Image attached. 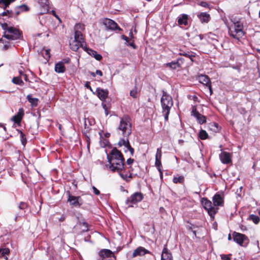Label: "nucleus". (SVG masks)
<instances>
[{
  "instance_id": "nucleus-42",
  "label": "nucleus",
  "mask_w": 260,
  "mask_h": 260,
  "mask_svg": "<svg viewBox=\"0 0 260 260\" xmlns=\"http://www.w3.org/2000/svg\"><path fill=\"white\" fill-rule=\"evenodd\" d=\"M20 138H21V141L22 144L23 145H25V144L26 143V138L25 137V135L21 131H20Z\"/></svg>"
},
{
  "instance_id": "nucleus-10",
  "label": "nucleus",
  "mask_w": 260,
  "mask_h": 260,
  "mask_svg": "<svg viewBox=\"0 0 260 260\" xmlns=\"http://www.w3.org/2000/svg\"><path fill=\"white\" fill-rule=\"evenodd\" d=\"M100 260H113L115 259L114 253L109 249H104L101 250L99 253Z\"/></svg>"
},
{
  "instance_id": "nucleus-3",
  "label": "nucleus",
  "mask_w": 260,
  "mask_h": 260,
  "mask_svg": "<svg viewBox=\"0 0 260 260\" xmlns=\"http://www.w3.org/2000/svg\"><path fill=\"white\" fill-rule=\"evenodd\" d=\"M160 102L162 108V113L164 116L165 121H167L169 119L171 109L173 106V101L172 96L166 92L163 91Z\"/></svg>"
},
{
  "instance_id": "nucleus-33",
  "label": "nucleus",
  "mask_w": 260,
  "mask_h": 260,
  "mask_svg": "<svg viewBox=\"0 0 260 260\" xmlns=\"http://www.w3.org/2000/svg\"><path fill=\"white\" fill-rule=\"evenodd\" d=\"M12 82L16 85H22L23 84V81L22 80L21 77H15L12 79Z\"/></svg>"
},
{
  "instance_id": "nucleus-27",
  "label": "nucleus",
  "mask_w": 260,
  "mask_h": 260,
  "mask_svg": "<svg viewBox=\"0 0 260 260\" xmlns=\"http://www.w3.org/2000/svg\"><path fill=\"white\" fill-rule=\"evenodd\" d=\"M66 71V68L63 62H58L55 65V71L58 73H63Z\"/></svg>"
},
{
  "instance_id": "nucleus-15",
  "label": "nucleus",
  "mask_w": 260,
  "mask_h": 260,
  "mask_svg": "<svg viewBox=\"0 0 260 260\" xmlns=\"http://www.w3.org/2000/svg\"><path fill=\"white\" fill-rule=\"evenodd\" d=\"M184 59L179 58L177 60L166 63V66L172 69H176L180 68L184 63Z\"/></svg>"
},
{
  "instance_id": "nucleus-58",
  "label": "nucleus",
  "mask_w": 260,
  "mask_h": 260,
  "mask_svg": "<svg viewBox=\"0 0 260 260\" xmlns=\"http://www.w3.org/2000/svg\"><path fill=\"white\" fill-rule=\"evenodd\" d=\"M103 105V108H104L105 109V110L106 115H107L108 113L107 110V109H106V104H103V105Z\"/></svg>"
},
{
  "instance_id": "nucleus-29",
  "label": "nucleus",
  "mask_w": 260,
  "mask_h": 260,
  "mask_svg": "<svg viewBox=\"0 0 260 260\" xmlns=\"http://www.w3.org/2000/svg\"><path fill=\"white\" fill-rule=\"evenodd\" d=\"M208 127L209 130L213 133H217L220 130L218 124L215 122L210 123L208 125Z\"/></svg>"
},
{
  "instance_id": "nucleus-12",
  "label": "nucleus",
  "mask_w": 260,
  "mask_h": 260,
  "mask_svg": "<svg viewBox=\"0 0 260 260\" xmlns=\"http://www.w3.org/2000/svg\"><path fill=\"white\" fill-rule=\"evenodd\" d=\"M103 24L108 29L112 30L116 29L121 30V28L118 26L117 24L110 19H105L103 21Z\"/></svg>"
},
{
  "instance_id": "nucleus-37",
  "label": "nucleus",
  "mask_w": 260,
  "mask_h": 260,
  "mask_svg": "<svg viewBox=\"0 0 260 260\" xmlns=\"http://www.w3.org/2000/svg\"><path fill=\"white\" fill-rule=\"evenodd\" d=\"M16 0H2V6L4 9H6L9 5L15 2Z\"/></svg>"
},
{
  "instance_id": "nucleus-64",
  "label": "nucleus",
  "mask_w": 260,
  "mask_h": 260,
  "mask_svg": "<svg viewBox=\"0 0 260 260\" xmlns=\"http://www.w3.org/2000/svg\"><path fill=\"white\" fill-rule=\"evenodd\" d=\"M0 7L3 8L2 0H0Z\"/></svg>"
},
{
  "instance_id": "nucleus-32",
  "label": "nucleus",
  "mask_w": 260,
  "mask_h": 260,
  "mask_svg": "<svg viewBox=\"0 0 260 260\" xmlns=\"http://www.w3.org/2000/svg\"><path fill=\"white\" fill-rule=\"evenodd\" d=\"M160 159H161V158H155V166L157 167V168L160 173V176H162V172L161 170V163Z\"/></svg>"
},
{
  "instance_id": "nucleus-30",
  "label": "nucleus",
  "mask_w": 260,
  "mask_h": 260,
  "mask_svg": "<svg viewBox=\"0 0 260 260\" xmlns=\"http://www.w3.org/2000/svg\"><path fill=\"white\" fill-rule=\"evenodd\" d=\"M28 10V7L25 5H22L16 8L15 13L18 15L21 12L27 11Z\"/></svg>"
},
{
  "instance_id": "nucleus-41",
  "label": "nucleus",
  "mask_w": 260,
  "mask_h": 260,
  "mask_svg": "<svg viewBox=\"0 0 260 260\" xmlns=\"http://www.w3.org/2000/svg\"><path fill=\"white\" fill-rule=\"evenodd\" d=\"M130 95L133 98H136L138 96V90L137 88L135 87L133 89L130 91Z\"/></svg>"
},
{
  "instance_id": "nucleus-39",
  "label": "nucleus",
  "mask_w": 260,
  "mask_h": 260,
  "mask_svg": "<svg viewBox=\"0 0 260 260\" xmlns=\"http://www.w3.org/2000/svg\"><path fill=\"white\" fill-rule=\"evenodd\" d=\"M1 257H5L6 255H8L10 253V250L9 248H4L0 249Z\"/></svg>"
},
{
  "instance_id": "nucleus-20",
  "label": "nucleus",
  "mask_w": 260,
  "mask_h": 260,
  "mask_svg": "<svg viewBox=\"0 0 260 260\" xmlns=\"http://www.w3.org/2000/svg\"><path fill=\"white\" fill-rule=\"evenodd\" d=\"M219 158L221 162L224 164H228L231 162V156L229 152H221L219 155Z\"/></svg>"
},
{
  "instance_id": "nucleus-62",
  "label": "nucleus",
  "mask_w": 260,
  "mask_h": 260,
  "mask_svg": "<svg viewBox=\"0 0 260 260\" xmlns=\"http://www.w3.org/2000/svg\"><path fill=\"white\" fill-rule=\"evenodd\" d=\"M95 74H95V73H93V72H92V73H90V75H91L92 76H93V77H95Z\"/></svg>"
},
{
  "instance_id": "nucleus-1",
  "label": "nucleus",
  "mask_w": 260,
  "mask_h": 260,
  "mask_svg": "<svg viewBox=\"0 0 260 260\" xmlns=\"http://www.w3.org/2000/svg\"><path fill=\"white\" fill-rule=\"evenodd\" d=\"M108 163L105 165L107 170L112 172H117L125 181L128 182L132 178L131 170L126 171L124 158L116 148H114L107 155Z\"/></svg>"
},
{
  "instance_id": "nucleus-47",
  "label": "nucleus",
  "mask_w": 260,
  "mask_h": 260,
  "mask_svg": "<svg viewBox=\"0 0 260 260\" xmlns=\"http://www.w3.org/2000/svg\"><path fill=\"white\" fill-rule=\"evenodd\" d=\"M195 57V53L193 52H190L187 56L190 60L191 62L193 61V57Z\"/></svg>"
},
{
  "instance_id": "nucleus-55",
  "label": "nucleus",
  "mask_w": 260,
  "mask_h": 260,
  "mask_svg": "<svg viewBox=\"0 0 260 260\" xmlns=\"http://www.w3.org/2000/svg\"><path fill=\"white\" fill-rule=\"evenodd\" d=\"M129 37H130V38H129V39L134 40V35H133V32L132 30L129 32Z\"/></svg>"
},
{
  "instance_id": "nucleus-44",
  "label": "nucleus",
  "mask_w": 260,
  "mask_h": 260,
  "mask_svg": "<svg viewBox=\"0 0 260 260\" xmlns=\"http://www.w3.org/2000/svg\"><path fill=\"white\" fill-rule=\"evenodd\" d=\"M3 15L8 16L9 17H13V14L12 11L7 10L6 12H4L3 13Z\"/></svg>"
},
{
  "instance_id": "nucleus-43",
  "label": "nucleus",
  "mask_w": 260,
  "mask_h": 260,
  "mask_svg": "<svg viewBox=\"0 0 260 260\" xmlns=\"http://www.w3.org/2000/svg\"><path fill=\"white\" fill-rule=\"evenodd\" d=\"M161 157V147L157 149L156 153L155 155V158H160Z\"/></svg>"
},
{
  "instance_id": "nucleus-11",
  "label": "nucleus",
  "mask_w": 260,
  "mask_h": 260,
  "mask_svg": "<svg viewBox=\"0 0 260 260\" xmlns=\"http://www.w3.org/2000/svg\"><path fill=\"white\" fill-rule=\"evenodd\" d=\"M68 201L71 205L79 207L83 204V201L80 197H76L68 193Z\"/></svg>"
},
{
  "instance_id": "nucleus-31",
  "label": "nucleus",
  "mask_w": 260,
  "mask_h": 260,
  "mask_svg": "<svg viewBox=\"0 0 260 260\" xmlns=\"http://www.w3.org/2000/svg\"><path fill=\"white\" fill-rule=\"evenodd\" d=\"M121 38L123 40L125 41L126 42H129V41H131V43H129L128 44H127V45L131 46L134 49L136 48V46L134 44V40L129 39V38L127 37L124 35H122L121 36Z\"/></svg>"
},
{
  "instance_id": "nucleus-54",
  "label": "nucleus",
  "mask_w": 260,
  "mask_h": 260,
  "mask_svg": "<svg viewBox=\"0 0 260 260\" xmlns=\"http://www.w3.org/2000/svg\"><path fill=\"white\" fill-rule=\"evenodd\" d=\"M95 74H97V75H99V76H103V73H102V72L100 70H96V72H95Z\"/></svg>"
},
{
  "instance_id": "nucleus-61",
  "label": "nucleus",
  "mask_w": 260,
  "mask_h": 260,
  "mask_svg": "<svg viewBox=\"0 0 260 260\" xmlns=\"http://www.w3.org/2000/svg\"><path fill=\"white\" fill-rule=\"evenodd\" d=\"M184 142V141L183 140H179L178 143L180 145H182Z\"/></svg>"
},
{
  "instance_id": "nucleus-59",
  "label": "nucleus",
  "mask_w": 260,
  "mask_h": 260,
  "mask_svg": "<svg viewBox=\"0 0 260 260\" xmlns=\"http://www.w3.org/2000/svg\"><path fill=\"white\" fill-rule=\"evenodd\" d=\"M65 219V216L64 215H62L59 218V220L60 221H64Z\"/></svg>"
},
{
  "instance_id": "nucleus-5",
  "label": "nucleus",
  "mask_w": 260,
  "mask_h": 260,
  "mask_svg": "<svg viewBox=\"0 0 260 260\" xmlns=\"http://www.w3.org/2000/svg\"><path fill=\"white\" fill-rule=\"evenodd\" d=\"M2 27L5 30L4 37L8 40H16L22 37L19 30L16 28L9 26L7 23L3 24Z\"/></svg>"
},
{
  "instance_id": "nucleus-7",
  "label": "nucleus",
  "mask_w": 260,
  "mask_h": 260,
  "mask_svg": "<svg viewBox=\"0 0 260 260\" xmlns=\"http://www.w3.org/2000/svg\"><path fill=\"white\" fill-rule=\"evenodd\" d=\"M202 204L211 217L213 218L218 211V207L214 206V205H213L212 202L206 198L202 199Z\"/></svg>"
},
{
  "instance_id": "nucleus-14",
  "label": "nucleus",
  "mask_w": 260,
  "mask_h": 260,
  "mask_svg": "<svg viewBox=\"0 0 260 260\" xmlns=\"http://www.w3.org/2000/svg\"><path fill=\"white\" fill-rule=\"evenodd\" d=\"M191 115L196 118L198 122L201 124L205 123L206 121V117L199 113L195 108H193L191 111Z\"/></svg>"
},
{
  "instance_id": "nucleus-45",
  "label": "nucleus",
  "mask_w": 260,
  "mask_h": 260,
  "mask_svg": "<svg viewBox=\"0 0 260 260\" xmlns=\"http://www.w3.org/2000/svg\"><path fill=\"white\" fill-rule=\"evenodd\" d=\"M27 204L24 202H21L20 203L19 208L20 209H24L27 208Z\"/></svg>"
},
{
  "instance_id": "nucleus-60",
  "label": "nucleus",
  "mask_w": 260,
  "mask_h": 260,
  "mask_svg": "<svg viewBox=\"0 0 260 260\" xmlns=\"http://www.w3.org/2000/svg\"><path fill=\"white\" fill-rule=\"evenodd\" d=\"M22 77L24 78V79L26 81H28V78H27V75H26L25 74H24L23 75V76L22 77Z\"/></svg>"
},
{
  "instance_id": "nucleus-53",
  "label": "nucleus",
  "mask_w": 260,
  "mask_h": 260,
  "mask_svg": "<svg viewBox=\"0 0 260 260\" xmlns=\"http://www.w3.org/2000/svg\"><path fill=\"white\" fill-rule=\"evenodd\" d=\"M19 77H21V78L23 76V75L24 74L23 70H21V69L19 70Z\"/></svg>"
},
{
  "instance_id": "nucleus-50",
  "label": "nucleus",
  "mask_w": 260,
  "mask_h": 260,
  "mask_svg": "<svg viewBox=\"0 0 260 260\" xmlns=\"http://www.w3.org/2000/svg\"><path fill=\"white\" fill-rule=\"evenodd\" d=\"M133 162H134V159L131 158L127 159L126 160V163L128 165H130L132 164L133 163Z\"/></svg>"
},
{
  "instance_id": "nucleus-23",
  "label": "nucleus",
  "mask_w": 260,
  "mask_h": 260,
  "mask_svg": "<svg viewBox=\"0 0 260 260\" xmlns=\"http://www.w3.org/2000/svg\"><path fill=\"white\" fill-rule=\"evenodd\" d=\"M88 54L93 57L96 60L100 61L102 59V56L98 54L96 51L86 47L84 50Z\"/></svg>"
},
{
  "instance_id": "nucleus-13",
  "label": "nucleus",
  "mask_w": 260,
  "mask_h": 260,
  "mask_svg": "<svg viewBox=\"0 0 260 260\" xmlns=\"http://www.w3.org/2000/svg\"><path fill=\"white\" fill-rule=\"evenodd\" d=\"M199 81L201 83L206 85L208 88L210 92V94H211L212 91L209 78L206 75H201L199 76Z\"/></svg>"
},
{
  "instance_id": "nucleus-21",
  "label": "nucleus",
  "mask_w": 260,
  "mask_h": 260,
  "mask_svg": "<svg viewBox=\"0 0 260 260\" xmlns=\"http://www.w3.org/2000/svg\"><path fill=\"white\" fill-rule=\"evenodd\" d=\"M161 260H173L172 254L168 249L166 246H165L162 250Z\"/></svg>"
},
{
  "instance_id": "nucleus-48",
  "label": "nucleus",
  "mask_w": 260,
  "mask_h": 260,
  "mask_svg": "<svg viewBox=\"0 0 260 260\" xmlns=\"http://www.w3.org/2000/svg\"><path fill=\"white\" fill-rule=\"evenodd\" d=\"M199 5L202 6V7H205V8H208L209 7V5L207 3L205 2H201Z\"/></svg>"
},
{
  "instance_id": "nucleus-40",
  "label": "nucleus",
  "mask_w": 260,
  "mask_h": 260,
  "mask_svg": "<svg viewBox=\"0 0 260 260\" xmlns=\"http://www.w3.org/2000/svg\"><path fill=\"white\" fill-rule=\"evenodd\" d=\"M50 49H45V50L43 51L42 54H43L44 57L46 60H48L50 57Z\"/></svg>"
},
{
  "instance_id": "nucleus-57",
  "label": "nucleus",
  "mask_w": 260,
  "mask_h": 260,
  "mask_svg": "<svg viewBox=\"0 0 260 260\" xmlns=\"http://www.w3.org/2000/svg\"><path fill=\"white\" fill-rule=\"evenodd\" d=\"M189 53L190 52H183V53H180V54L181 55H184V56H185L186 57H187Z\"/></svg>"
},
{
  "instance_id": "nucleus-51",
  "label": "nucleus",
  "mask_w": 260,
  "mask_h": 260,
  "mask_svg": "<svg viewBox=\"0 0 260 260\" xmlns=\"http://www.w3.org/2000/svg\"><path fill=\"white\" fill-rule=\"evenodd\" d=\"M221 259L222 260H231L230 258L226 255H222L221 256Z\"/></svg>"
},
{
  "instance_id": "nucleus-18",
  "label": "nucleus",
  "mask_w": 260,
  "mask_h": 260,
  "mask_svg": "<svg viewBox=\"0 0 260 260\" xmlns=\"http://www.w3.org/2000/svg\"><path fill=\"white\" fill-rule=\"evenodd\" d=\"M24 115V111L22 108L19 109L17 113L12 117V120L16 123H20L23 116Z\"/></svg>"
},
{
  "instance_id": "nucleus-22",
  "label": "nucleus",
  "mask_w": 260,
  "mask_h": 260,
  "mask_svg": "<svg viewBox=\"0 0 260 260\" xmlns=\"http://www.w3.org/2000/svg\"><path fill=\"white\" fill-rule=\"evenodd\" d=\"M197 17L202 23H208L210 19V15L206 12L199 13Z\"/></svg>"
},
{
  "instance_id": "nucleus-9",
  "label": "nucleus",
  "mask_w": 260,
  "mask_h": 260,
  "mask_svg": "<svg viewBox=\"0 0 260 260\" xmlns=\"http://www.w3.org/2000/svg\"><path fill=\"white\" fill-rule=\"evenodd\" d=\"M143 199V196L141 192H135L126 201V204L129 207H132L134 205L141 202Z\"/></svg>"
},
{
  "instance_id": "nucleus-24",
  "label": "nucleus",
  "mask_w": 260,
  "mask_h": 260,
  "mask_svg": "<svg viewBox=\"0 0 260 260\" xmlns=\"http://www.w3.org/2000/svg\"><path fill=\"white\" fill-rule=\"evenodd\" d=\"M97 95L99 98L102 101H105L108 96V91L101 88L96 89Z\"/></svg>"
},
{
  "instance_id": "nucleus-46",
  "label": "nucleus",
  "mask_w": 260,
  "mask_h": 260,
  "mask_svg": "<svg viewBox=\"0 0 260 260\" xmlns=\"http://www.w3.org/2000/svg\"><path fill=\"white\" fill-rule=\"evenodd\" d=\"M82 226L84 227V228L82 229V231L83 232H86L88 230V224L86 222H82Z\"/></svg>"
},
{
  "instance_id": "nucleus-26",
  "label": "nucleus",
  "mask_w": 260,
  "mask_h": 260,
  "mask_svg": "<svg viewBox=\"0 0 260 260\" xmlns=\"http://www.w3.org/2000/svg\"><path fill=\"white\" fill-rule=\"evenodd\" d=\"M85 26L83 24L77 23L74 26V35L78 34L79 36H83L82 31L84 30Z\"/></svg>"
},
{
  "instance_id": "nucleus-56",
  "label": "nucleus",
  "mask_w": 260,
  "mask_h": 260,
  "mask_svg": "<svg viewBox=\"0 0 260 260\" xmlns=\"http://www.w3.org/2000/svg\"><path fill=\"white\" fill-rule=\"evenodd\" d=\"M85 86L86 88H89L90 90H92L91 87L89 85V82H86L85 85Z\"/></svg>"
},
{
  "instance_id": "nucleus-34",
  "label": "nucleus",
  "mask_w": 260,
  "mask_h": 260,
  "mask_svg": "<svg viewBox=\"0 0 260 260\" xmlns=\"http://www.w3.org/2000/svg\"><path fill=\"white\" fill-rule=\"evenodd\" d=\"M199 137L201 140H205L208 138V135L206 131L201 129L199 133Z\"/></svg>"
},
{
  "instance_id": "nucleus-17",
  "label": "nucleus",
  "mask_w": 260,
  "mask_h": 260,
  "mask_svg": "<svg viewBox=\"0 0 260 260\" xmlns=\"http://www.w3.org/2000/svg\"><path fill=\"white\" fill-rule=\"evenodd\" d=\"M212 200L214 206H223L224 201L222 195L216 193L213 196Z\"/></svg>"
},
{
  "instance_id": "nucleus-4",
  "label": "nucleus",
  "mask_w": 260,
  "mask_h": 260,
  "mask_svg": "<svg viewBox=\"0 0 260 260\" xmlns=\"http://www.w3.org/2000/svg\"><path fill=\"white\" fill-rule=\"evenodd\" d=\"M228 27L229 35L234 39L239 40L245 35L243 24L240 21L233 22Z\"/></svg>"
},
{
  "instance_id": "nucleus-25",
  "label": "nucleus",
  "mask_w": 260,
  "mask_h": 260,
  "mask_svg": "<svg viewBox=\"0 0 260 260\" xmlns=\"http://www.w3.org/2000/svg\"><path fill=\"white\" fill-rule=\"evenodd\" d=\"M188 16L187 14H183L178 19V23L179 25H188Z\"/></svg>"
},
{
  "instance_id": "nucleus-63",
  "label": "nucleus",
  "mask_w": 260,
  "mask_h": 260,
  "mask_svg": "<svg viewBox=\"0 0 260 260\" xmlns=\"http://www.w3.org/2000/svg\"><path fill=\"white\" fill-rule=\"evenodd\" d=\"M232 239V237H231V236L230 234L228 236V240H231Z\"/></svg>"
},
{
  "instance_id": "nucleus-16",
  "label": "nucleus",
  "mask_w": 260,
  "mask_h": 260,
  "mask_svg": "<svg viewBox=\"0 0 260 260\" xmlns=\"http://www.w3.org/2000/svg\"><path fill=\"white\" fill-rule=\"evenodd\" d=\"M150 251L145 248L140 246L136 248L133 252L132 257H135L138 256H143L146 253H150Z\"/></svg>"
},
{
  "instance_id": "nucleus-35",
  "label": "nucleus",
  "mask_w": 260,
  "mask_h": 260,
  "mask_svg": "<svg viewBox=\"0 0 260 260\" xmlns=\"http://www.w3.org/2000/svg\"><path fill=\"white\" fill-rule=\"evenodd\" d=\"M0 47H2L4 50H6L9 48V44L3 39H1L0 40Z\"/></svg>"
},
{
  "instance_id": "nucleus-8",
  "label": "nucleus",
  "mask_w": 260,
  "mask_h": 260,
  "mask_svg": "<svg viewBox=\"0 0 260 260\" xmlns=\"http://www.w3.org/2000/svg\"><path fill=\"white\" fill-rule=\"evenodd\" d=\"M233 236L234 241L240 246H246L249 242L248 238L244 234L235 232Z\"/></svg>"
},
{
  "instance_id": "nucleus-6",
  "label": "nucleus",
  "mask_w": 260,
  "mask_h": 260,
  "mask_svg": "<svg viewBox=\"0 0 260 260\" xmlns=\"http://www.w3.org/2000/svg\"><path fill=\"white\" fill-rule=\"evenodd\" d=\"M70 47L74 51H77L80 47L84 50L86 45L83 36L78 34L74 35V39H71L70 42Z\"/></svg>"
},
{
  "instance_id": "nucleus-36",
  "label": "nucleus",
  "mask_w": 260,
  "mask_h": 260,
  "mask_svg": "<svg viewBox=\"0 0 260 260\" xmlns=\"http://www.w3.org/2000/svg\"><path fill=\"white\" fill-rule=\"evenodd\" d=\"M249 219L252 220L255 224H257L259 221V217L255 215L251 214L249 216Z\"/></svg>"
},
{
  "instance_id": "nucleus-2",
  "label": "nucleus",
  "mask_w": 260,
  "mask_h": 260,
  "mask_svg": "<svg viewBox=\"0 0 260 260\" xmlns=\"http://www.w3.org/2000/svg\"><path fill=\"white\" fill-rule=\"evenodd\" d=\"M131 118L128 115H124L120 118L119 124L117 127L118 134L122 135L123 138H121L118 143L119 147L124 146V151L127 152L129 151L132 155H133L134 149L131 146L128 137L132 133V123Z\"/></svg>"
},
{
  "instance_id": "nucleus-19",
  "label": "nucleus",
  "mask_w": 260,
  "mask_h": 260,
  "mask_svg": "<svg viewBox=\"0 0 260 260\" xmlns=\"http://www.w3.org/2000/svg\"><path fill=\"white\" fill-rule=\"evenodd\" d=\"M41 6L40 13L45 14L49 11V0H38Z\"/></svg>"
},
{
  "instance_id": "nucleus-52",
  "label": "nucleus",
  "mask_w": 260,
  "mask_h": 260,
  "mask_svg": "<svg viewBox=\"0 0 260 260\" xmlns=\"http://www.w3.org/2000/svg\"><path fill=\"white\" fill-rule=\"evenodd\" d=\"M70 58H65L63 59L62 61L60 62H63V64L64 65L65 63H68L70 62Z\"/></svg>"
},
{
  "instance_id": "nucleus-38",
  "label": "nucleus",
  "mask_w": 260,
  "mask_h": 260,
  "mask_svg": "<svg viewBox=\"0 0 260 260\" xmlns=\"http://www.w3.org/2000/svg\"><path fill=\"white\" fill-rule=\"evenodd\" d=\"M184 181V177L183 176H180L179 177H175L173 179V182L174 183H182Z\"/></svg>"
},
{
  "instance_id": "nucleus-49",
  "label": "nucleus",
  "mask_w": 260,
  "mask_h": 260,
  "mask_svg": "<svg viewBox=\"0 0 260 260\" xmlns=\"http://www.w3.org/2000/svg\"><path fill=\"white\" fill-rule=\"evenodd\" d=\"M92 189L93 190L94 193L96 195H99L100 194V191L95 186H92Z\"/></svg>"
},
{
  "instance_id": "nucleus-28",
  "label": "nucleus",
  "mask_w": 260,
  "mask_h": 260,
  "mask_svg": "<svg viewBox=\"0 0 260 260\" xmlns=\"http://www.w3.org/2000/svg\"><path fill=\"white\" fill-rule=\"evenodd\" d=\"M26 99L32 107H36L38 106L39 101L38 98H32L31 94H28L27 95Z\"/></svg>"
}]
</instances>
